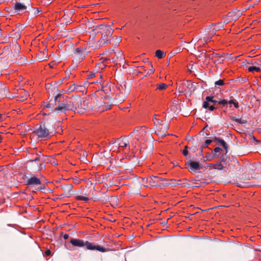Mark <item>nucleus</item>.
I'll return each mask as SVG.
<instances>
[{"label":"nucleus","mask_w":261,"mask_h":261,"mask_svg":"<svg viewBox=\"0 0 261 261\" xmlns=\"http://www.w3.org/2000/svg\"><path fill=\"white\" fill-rule=\"evenodd\" d=\"M90 29V38L92 41H97L100 46L110 43L112 32L109 28L101 25L93 26Z\"/></svg>","instance_id":"obj_1"},{"label":"nucleus","mask_w":261,"mask_h":261,"mask_svg":"<svg viewBox=\"0 0 261 261\" xmlns=\"http://www.w3.org/2000/svg\"><path fill=\"white\" fill-rule=\"evenodd\" d=\"M110 150L114 152H120L126 157V154L129 151V146L127 139L119 138L110 144Z\"/></svg>","instance_id":"obj_2"},{"label":"nucleus","mask_w":261,"mask_h":261,"mask_svg":"<svg viewBox=\"0 0 261 261\" xmlns=\"http://www.w3.org/2000/svg\"><path fill=\"white\" fill-rule=\"evenodd\" d=\"M188 168L191 173H203L210 172L212 169L222 170L223 169V164H210L207 168L204 167L202 164H188L185 167Z\"/></svg>","instance_id":"obj_3"},{"label":"nucleus","mask_w":261,"mask_h":261,"mask_svg":"<svg viewBox=\"0 0 261 261\" xmlns=\"http://www.w3.org/2000/svg\"><path fill=\"white\" fill-rule=\"evenodd\" d=\"M70 243L74 247H83L86 246L88 250H96L101 252H105L107 251L105 248L99 245H94L88 241H84L82 240L71 238L70 240Z\"/></svg>","instance_id":"obj_4"},{"label":"nucleus","mask_w":261,"mask_h":261,"mask_svg":"<svg viewBox=\"0 0 261 261\" xmlns=\"http://www.w3.org/2000/svg\"><path fill=\"white\" fill-rule=\"evenodd\" d=\"M134 134L135 136V140L132 142V145L134 147H137V146H139L145 140L146 132L144 128H140L136 129L134 132Z\"/></svg>","instance_id":"obj_5"},{"label":"nucleus","mask_w":261,"mask_h":261,"mask_svg":"<svg viewBox=\"0 0 261 261\" xmlns=\"http://www.w3.org/2000/svg\"><path fill=\"white\" fill-rule=\"evenodd\" d=\"M81 101L80 97L68 98L65 102L68 110L75 111L79 107V102Z\"/></svg>","instance_id":"obj_6"},{"label":"nucleus","mask_w":261,"mask_h":261,"mask_svg":"<svg viewBox=\"0 0 261 261\" xmlns=\"http://www.w3.org/2000/svg\"><path fill=\"white\" fill-rule=\"evenodd\" d=\"M35 133L39 138H49L51 136V133L49 132V130L44 125H40V127L35 131Z\"/></svg>","instance_id":"obj_7"},{"label":"nucleus","mask_w":261,"mask_h":261,"mask_svg":"<svg viewBox=\"0 0 261 261\" xmlns=\"http://www.w3.org/2000/svg\"><path fill=\"white\" fill-rule=\"evenodd\" d=\"M24 176L27 178L26 185L28 186H38L41 185V182L38 178L35 176L28 177L27 174H24Z\"/></svg>","instance_id":"obj_8"},{"label":"nucleus","mask_w":261,"mask_h":261,"mask_svg":"<svg viewBox=\"0 0 261 261\" xmlns=\"http://www.w3.org/2000/svg\"><path fill=\"white\" fill-rule=\"evenodd\" d=\"M74 54L75 57L74 60L76 61L81 62L85 57L84 50L83 48H77L75 49Z\"/></svg>","instance_id":"obj_9"},{"label":"nucleus","mask_w":261,"mask_h":261,"mask_svg":"<svg viewBox=\"0 0 261 261\" xmlns=\"http://www.w3.org/2000/svg\"><path fill=\"white\" fill-rule=\"evenodd\" d=\"M249 165L250 167H248L249 171L251 170L256 174L261 173V164H249Z\"/></svg>","instance_id":"obj_10"},{"label":"nucleus","mask_w":261,"mask_h":261,"mask_svg":"<svg viewBox=\"0 0 261 261\" xmlns=\"http://www.w3.org/2000/svg\"><path fill=\"white\" fill-rule=\"evenodd\" d=\"M14 8V10L18 12H24L27 10V7L24 5L18 2L15 3Z\"/></svg>","instance_id":"obj_11"},{"label":"nucleus","mask_w":261,"mask_h":261,"mask_svg":"<svg viewBox=\"0 0 261 261\" xmlns=\"http://www.w3.org/2000/svg\"><path fill=\"white\" fill-rule=\"evenodd\" d=\"M158 179L159 177L155 176H150L148 177L149 185L151 186L158 187L159 182Z\"/></svg>","instance_id":"obj_12"},{"label":"nucleus","mask_w":261,"mask_h":261,"mask_svg":"<svg viewBox=\"0 0 261 261\" xmlns=\"http://www.w3.org/2000/svg\"><path fill=\"white\" fill-rule=\"evenodd\" d=\"M217 102H218V101L214 100L213 97L208 96L206 97L205 100L203 103V107L206 109L209 103H216Z\"/></svg>","instance_id":"obj_13"},{"label":"nucleus","mask_w":261,"mask_h":261,"mask_svg":"<svg viewBox=\"0 0 261 261\" xmlns=\"http://www.w3.org/2000/svg\"><path fill=\"white\" fill-rule=\"evenodd\" d=\"M48 159L46 156H43L41 154H38L37 156L33 160L31 161V162H40L42 163L44 162H46V163H48V162L47 161Z\"/></svg>","instance_id":"obj_14"},{"label":"nucleus","mask_w":261,"mask_h":261,"mask_svg":"<svg viewBox=\"0 0 261 261\" xmlns=\"http://www.w3.org/2000/svg\"><path fill=\"white\" fill-rule=\"evenodd\" d=\"M241 12L238 10H233L228 13V17H231L230 19L232 21L236 20L240 15Z\"/></svg>","instance_id":"obj_15"},{"label":"nucleus","mask_w":261,"mask_h":261,"mask_svg":"<svg viewBox=\"0 0 261 261\" xmlns=\"http://www.w3.org/2000/svg\"><path fill=\"white\" fill-rule=\"evenodd\" d=\"M65 191V194H71L73 186L72 184L61 185L60 186Z\"/></svg>","instance_id":"obj_16"},{"label":"nucleus","mask_w":261,"mask_h":261,"mask_svg":"<svg viewBox=\"0 0 261 261\" xmlns=\"http://www.w3.org/2000/svg\"><path fill=\"white\" fill-rule=\"evenodd\" d=\"M55 110L60 111L61 112H64L67 111V106L65 102H62L56 108Z\"/></svg>","instance_id":"obj_17"},{"label":"nucleus","mask_w":261,"mask_h":261,"mask_svg":"<svg viewBox=\"0 0 261 261\" xmlns=\"http://www.w3.org/2000/svg\"><path fill=\"white\" fill-rule=\"evenodd\" d=\"M248 70L249 72H259L261 70V66L256 67V66H250L248 68Z\"/></svg>","instance_id":"obj_18"},{"label":"nucleus","mask_w":261,"mask_h":261,"mask_svg":"<svg viewBox=\"0 0 261 261\" xmlns=\"http://www.w3.org/2000/svg\"><path fill=\"white\" fill-rule=\"evenodd\" d=\"M166 54L161 50H157L155 51V56L158 59H162L165 56Z\"/></svg>","instance_id":"obj_19"},{"label":"nucleus","mask_w":261,"mask_h":261,"mask_svg":"<svg viewBox=\"0 0 261 261\" xmlns=\"http://www.w3.org/2000/svg\"><path fill=\"white\" fill-rule=\"evenodd\" d=\"M86 90V87L82 85H76V89L75 91L76 92H84Z\"/></svg>","instance_id":"obj_20"},{"label":"nucleus","mask_w":261,"mask_h":261,"mask_svg":"<svg viewBox=\"0 0 261 261\" xmlns=\"http://www.w3.org/2000/svg\"><path fill=\"white\" fill-rule=\"evenodd\" d=\"M168 87V85L164 83H161L159 84L157 86V89L159 90H163L166 89Z\"/></svg>","instance_id":"obj_21"},{"label":"nucleus","mask_w":261,"mask_h":261,"mask_svg":"<svg viewBox=\"0 0 261 261\" xmlns=\"http://www.w3.org/2000/svg\"><path fill=\"white\" fill-rule=\"evenodd\" d=\"M218 144L222 146L224 149H226L227 148V146L225 142L223 140L218 139Z\"/></svg>","instance_id":"obj_22"},{"label":"nucleus","mask_w":261,"mask_h":261,"mask_svg":"<svg viewBox=\"0 0 261 261\" xmlns=\"http://www.w3.org/2000/svg\"><path fill=\"white\" fill-rule=\"evenodd\" d=\"M75 89H76V85L75 84H72L69 86L67 91L68 92H72L73 91H75Z\"/></svg>","instance_id":"obj_23"},{"label":"nucleus","mask_w":261,"mask_h":261,"mask_svg":"<svg viewBox=\"0 0 261 261\" xmlns=\"http://www.w3.org/2000/svg\"><path fill=\"white\" fill-rule=\"evenodd\" d=\"M76 199L77 200H83L87 201L89 200V198L86 196H83L82 195L77 196L76 197Z\"/></svg>","instance_id":"obj_24"},{"label":"nucleus","mask_w":261,"mask_h":261,"mask_svg":"<svg viewBox=\"0 0 261 261\" xmlns=\"http://www.w3.org/2000/svg\"><path fill=\"white\" fill-rule=\"evenodd\" d=\"M171 184L170 183H168V182H166L165 183V182H161L159 181L158 187L163 188V187H166V186H169Z\"/></svg>","instance_id":"obj_25"},{"label":"nucleus","mask_w":261,"mask_h":261,"mask_svg":"<svg viewBox=\"0 0 261 261\" xmlns=\"http://www.w3.org/2000/svg\"><path fill=\"white\" fill-rule=\"evenodd\" d=\"M188 146H186L185 147V148L182 150V153L183 154V155L185 156H187L188 154Z\"/></svg>","instance_id":"obj_26"},{"label":"nucleus","mask_w":261,"mask_h":261,"mask_svg":"<svg viewBox=\"0 0 261 261\" xmlns=\"http://www.w3.org/2000/svg\"><path fill=\"white\" fill-rule=\"evenodd\" d=\"M215 84L216 86H222L224 84V81L222 80H220L217 81H216L215 83Z\"/></svg>","instance_id":"obj_27"},{"label":"nucleus","mask_w":261,"mask_h":261,"mask_svg":"<svg viewBox=\"0 0 261 261\" xmlns=\"http://www.w3.org/2000/svg\"><path fill=\"white\" fill-rule=\"evenodd\" d=\"M108 169L109 170H112V171L113 172H115L116 170V168L115 166H113L112 164H111L109 167H108Z\"/></svg>","instance_id":"obj_28"},{"label":"nucleus","mask_w":261,"mask_h":261,"mask_svg":"<svg viewBox=\"0 0 261 261\" xmlns=\"http://www.w3.org/2000/svg\"><path fill=\"white\" fill-rule=\"evenodd\" d=\"M218 103L219 104H222V105H226L228 103V100H225V99H223L222 100H220V101H218Z\"/></svg>","instance_id":"obj_29"},{"label":"nucleus","mask_w":261,"mask_h":261,"mask_svg":"<svg viewBox=\"0 0 261 261\" xmlns=\"http://www.w3.org/2000/svg\"><path fill=\"white\" fill-rule=\"evenodd\" d=\"M206 109H208L210 111H213L214 110L215 107L214 105H211L210 103H209L208 106Z\"/></svg>","instance_id":"obj_30"},{"label":"nucleus","mask_w":261,"mask_h":261,"mask_svg":"<svg viewBox=\"0 0 261 261\" xmlns=\"http://www.w3.org/2000/svg\"><path fill=\"white\" fill-rule=\"evenodd\" d=\"M235 121L237 122H238V123H245L246 122V121L244 120H242L241 119H236L235 120Z\"/></svg>","instance_id":"obj_31"},{"label":"nucleus","mask_w":261,"mask_h":261,"mask_svg":"<svg viewBox=\"0 0 261 261\" xmlns=\"http://www.w3.org/2000/svg\"><path fill=\"white\" fill-rule=\"evenodd\" d=\"M211 142H212V140H211L207 139L205 141L204 145L205 146H207L209 144H210L211 143Z\"/></svg>","instance_id":"obj_32"},{"label":"nucleus","mask_w":261,"mask_h":261,"mask_svg":"<svg viewBox=\"0 0 261 261\" xmlns=\"http://www.w3.org/2000/svg\"><path fill=\"white\" fill-rule=\"evenodd\" d=\"M142 180L143 182L148 184H149V179L148 177L147 178H142Z\"/></svg>","instance_id":"obj_33"},{"label":"nucleus","mask_w":261,"mask_h":261,"mask_svg":"<svg viewBox=\"0 0 261 261\" xmlns=\"http://www.w3.org/2000/svg\"><path fill=\"white\" fill-rule=\"evenodd\" d=\"M233 105L234 107L236 108H239V103H238V101L236 100H234L233 102Z\"/></svg>","instance_id":"obj_34"},{"label":"nucleus","mask_w":261,"mask_h":261,"mask_svg":"<svg viewBox=\"0 0 261 261\" xmlns=\"http://www.w3.org/2000/svg\"><path fill=\"white\" fill-rule=\"evenodd\" d=\"M220 150L221 148L219 147H217L214 149V151L216 153L220 152Z\"/></svg>","instance_id":"obj_35"},{"label":"nucleus","mask_w":261,"mask_h":261,"mask_svg":"<svg viewBox=\"0 0 261 261\" xmlns=\"http://www.w3.org/2000/svg\"><path fill=\"white\" fill-rule=\"evenodd\" d=\"M50 254H51V251L50 250L48 249V250H46L45 252V254L46 256H49L50 255Z\"/></svg>","instance_id":"obj_36"},{"label":"nucleus","mask_w":261,"mask_h":261,"mask_svg":"<svg viewBox=\"0 0 261 261\" xmlns=\"http://www.w3.org/2000/svg\"><path fill=\"white\" fill-rule=\"evenodd\" d=\"M34 14L36 15H38L41 11V10H39L38 9H34Z\"/></svg>","instance_id":"obj_37"},{"label":"nucleus","mask_w":261,"mask_h":261,"mask_svg":"<svg viewBox=\"0 0 261 261\" xmlns=\"http://www.w3.org/2000/svg\"><path fill=\"white\" fill-rule=\"evenodd\" d=\"M159 181L160 182H161V181H168L169 180V179H166V178H161V177H159V179H158Z\"/></svg>","instance_id":"obj_38"},{"label":"nucleus","mask_w":261,"mask_h":261,"mask_svg":"<svg viewBox=\"0 0 261 261\" xmlns=\"http://www.w3.org/2000/svg\"><path fill=\"white\" fill-rule=\"evenodd\" d=\"M95 76V74L93 73H90L88 76V79L92 78L93 76Z\"/></svg>","instance_id":"obj_39"},{"label":"nucleus","mask_w":261,"mask_h":261,"mask_svg":"<svg viewBox=\"0 0 261 261\" xmlns=\"http://www.w3.org/2000/svg\"><path fill=\"white\" fill-rule=\"evenodd\" d=\"M171 185L170 186H171L172 187L175 186L177 185H180L181 183H170Z\"/></svg>","instance_id":"obj_40"},{"label":"nucleus","mask_w":261,"mask_h":261,"mask_svg":"<svg viewBox=\"0 0 261 261\" xmlns=\"http://www.w3.org/2000/svg\"><path fill=\"white\" fill-rule=\"evenodd\" d=\"M68 238H69V234H64L63 238L65 240L67 239Z\"/></svg>","instance_id":"obj_41"},{"label":"nucleus","mask_w":261,"mask_h":261,"mask_svg":"<svg viewBox=\"0 0 261 261\" xmlns=\"http://www.w3.org/2000/svg\"><path fill=\"white\" fill-rule=\"evenodd\" d=\"M111 105H108L106 108L103 109V110L102 111H103L104 110H108V109H111Z\"/></svg>","instance_id":"obj_42"},{"label":"nucleus","mask_w":261,"mask_h":261,"mask_svg":"<svg viewBox=\"0 0 261 261\" xmlns=\"http://www.w3.org/2000/svg\"><path fill=\"white\" fill-rule=\"evenodd\" d=\"M74 183L75 184H79L80 183L79 180L77 179H75L74 180Z\"/></svg>","instance_id":"obj_43"},{"label":"nucleus","mask_w":261,"mask_h":261,"mask_svg":"<svg viewBox=\"0 0 261 261\" xmlns=\"http://www.w3.org/2000/svg\"><path fill=\"white\" fill-rule=\"evenodd\" d=\"M234 100V99H231V100L228 101V103H229V104H233Z\"/></svg>","instance_id":"obj_44"},{"label":"nucleus","mask_w":261,"mask_h":261,"mask_svg":"<svg viewBox=\"0 0 261 261\" xmlns=\"http://www.w3.org/2000/svg\"><path fill=\"white\" fill-rule=\"evenodd\" d=\"M3 139V136L1 135H0V143L2 142Z\"/></svg>","instance_id":"obj_45"},{"label":"nucleus","mask_w":261,"mask_h":261,"mask_svg":"<svg viewBox=\"0 0 261 261\" xmlns=\"http://www.w3.org/2000/svg\"><path fill=\"white\" fill-rule=\"evenodd\" d=\"M64 197V194H62L60 195V198H62Z\"/></svg>","instance_id":"obj_46"},{"label":"nucleus","mask_w":261,"mask_h":261,"mask_svg":"<svg viewBox=\"0 0 261 261\" xmlns=\"http://www.w3.org/2000/svg\"><path fill=\"white\" fill-rule=\"evenodd\" d=\"M112 198H113L114 200H118V198L117 197L114 196V197H112Z\"/></svg>","instance_id":"obj_47"},{"label":"nucleus","mask_w":261,"mask_h":261,"mask_svg":"<svg viewBox=\"0 0 261 261\" xmlns=\"http://www.w3.org/2000/svg\"><path fill=\"white\" fill-rule=\"evenodd\" d=\"M210 40V39L209 38H208L206 40H205V39H204V41L205 42H207L208 41H209Z\"/></svg>","instance_id":"obj_48"},{"label":"nucleus","mask_w":261,"mask_h":261,"mask_svg":"<svg viewBox=\"0 0 261 261\" xmlns=\"http://www.w3.org/2000/svg\"><path fill=\"white\" fill-rule=\"evenodd\" d=\"M154 72V70H151L150 71V73H153Z\"/></svg>","instance_id":"obj_49"},{"label":"nucleus","mask_w":261,"mask_h":261,"mask_svg":"<svg viewBox=\"0 0 261 261\" xmlns=\"http://www.w3.org/2000/svg\"><path fill=\"white\" fill-rule=\"evenodd\" d=\"M2 115L0 114V121L2 120Z\"/></svg>","instance_id":"obj_50"},{"label":"nucleus","mask_w":261,"mask_h":261,"mask_svg":"<svg viewBox=\"0 0 261 261\" xmlns=\"http://www.w3.org/2000/svg\"><path fill=\"white\" fill-rule=\"evenodd\" d=\"M190 163L194 164V163H197V162H190Z\"/></svg>","instance_id":"obj_51"},{"label":"nucleus","mask_w":261,"mask_h":261,"mask_svg":"<svg viewBox=\"0 0 261 261\" xmlns=\"http://www.w3.org/2000/svg\"><path fill=\"white\" fill-rule=\"evenodd\" d=\"M170 180L172 181V180H175V179H170Z\"/></svg>","instance_id":"obj_52"},{"label":"nucleus","mask_w":261,"mask_h":261,"mask_svg":"<svg viewBox=\"0 0 261 261\" xmlns=\"http://www.w3.org/2000/svg\"><path fill=\"white\" fill-rule=\"evenodd\" d=\"M2 171V167H0V171Z\"/></svg>","instance_id":"obj_53"},{"label":"nucleus","mask_w":261,"mask_h":261,"mask_svg":"<svg viewBox=\"0 0 261 261\" xmlns=\"http://www.w3.org/2000/svg\"><path fill=\"white\" fill-rule=\"evenodd\" d=\"M180 180H179L177 183H180Z\"/></svg>","instance_id":"obj_54"},{"label":"nucleus","mask_w":261,"mask_h":261,"mask_svg":"<svg viewBox=\"0 0 261 261\" xmlns=\"http://www.w3.org/2000/svg\"><path fill=\"white\" fill-rule=\"evenodd\" d=\"M98 74L100 77L101 76V74H99V73H98Z\"/></svg>","instance_id":"obj_55"},{"label":"nucleus","mask_w":261,"mask_h":261,"mask_svg":"<svg viewBox=\"0 0 261 261\" xmlns=\"http://www.w3.org/2000/svg\"><path fill=\"white\" fill-rule=\"evenodd\" d=\"M166 222H163V224H166Z\"/></svg>","instance_id":"obj_56"},{"label":"nucleus","mask_w":261,"mask_h":261,"mask_svg":"<svg viewBox=\"0 0 261 261\" xmlns=\"http://www.w3.org/2000/svg\"><path fill=\"white\" fill-rule=\"evenodd\" d=\"M145 187H148V185H145Z\"/></svg>","instance_id":"obj_57"}]
</instances>
